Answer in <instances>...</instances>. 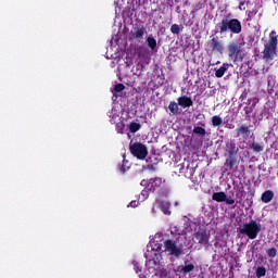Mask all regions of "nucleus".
I'll return each mask as SVG.
<instances>
[{
    "mask_svg": "<svg viewBox=\"0 0 278 278\" xmlns=\"http://www.w3.org/2000/svg\"><path fill=\"white\" fill-rule=\"evenodd\" d=\"M260 231H262V224L257 223L255 219L245 223L243 227L239 228V233L247 236L249 240H255Z\"/></svg>",
    "mask_w": 278,
    "mask_h": 278,
    "instance_id": "nucleus-5",
    "label": "nucleus"
},
{
    "mask_svg": "<svg viewBox=\"0 0 278 278\" xmlns=\"http://www.w3.org/2000/svg\"><path fill=\"white\" fill-rule=\"evenodd\" d=\"M243 77H251V73H249V71L244 72Z\"/></svg>",
    "mask_w": 278,
    "mask_h": 278,
    "instance_id": "nucleus-41",
    "label": "nucleus"
},
{
    "mask_svg": "<svg viewBox=\"0 0 278 278\" xmlns=\"http://www.w3.org/2000/svg\"><path fill=\"white\" fill-rule=\"evenodd\" d=\"M168 110L174 115H177V114H179V104H177V102H175V101H172V102H169Z\"/></svg>",
    "mask_w": 278,
    "mask_h": 278,
    "instance_id": "nucleus-26",
    "label": "nucleus"
},
{
    "mask_svg": "<svg viewBox=\"0 0 278 278\" xmlns=\"http://www.w3.org/2000/svg\"><path fill=\"white\" fill-rule=\"evenodd\" d=\"M161 211H162L163 214H165V215L170 214V203H168V202H162V204H161Z\"/></svg>",
    "mask_w": 278,
    "mask_h": 278,
    "instance_id": "nucleus-28",
    "label": "nucleus"
},
{
    "mask_svg": "<svg viewBox=\"0 0 278 278\" xmlns=\"http://www.w3.org/2000/svg\"><path fill=\"white\" fill-rule=\"evenodd\" d=\"M170 31H172V34H179V31H180V28H179V26L177 25V24H173L172 26H170Z\"/></svg>",
    "mask_w": 278,
    "mask_h": 278,
    "instance_id": "nucleus-38",
    "label": "nucleus"
},
{
    "mask_svg": "<svg viewBox=\"0 0 278 278\" xmlns=\"http://www.w3.org/2000/svg\"><path fill=\"white\" fill-rule=\"evenodd\" d=\"M277 46H278V36L277 31L271 30L269 33V39L264 45V49L262 51V59L264 62H273L277 56Z\"/></svg>",
    "mask_w": 278,
    "mask_h": 278,
    "instance_id": "nucleus-3",
    "label": "nucleus"
},
{
    "mask_svg": "<svg viewBox=\"0 0 278 278\" xmlns=\"http://www.w3.org/2000/svg\"><path fill=\"white\" fill-rule=\"evenodd\" d=\"M128 207H138V202H137V201H131V202L128 204Z\"/></svg>",
    "mask_w": 278,
    "mask_h": 278,
    "instance_id": "nucleus-40",
    "label": "nucleus"
},
{
    "mask_svg": "<svg viewBox=\"0 0 278 278\" xmlns=\"http://www.w3.org/2000/svg\"><path fill=\"white\" fill-rule=\"evenodd\" d=\"M197 244L201 247H210V233L205 230L197 231L193 235Z\"/></svg>",
    "mask_w": 278,
    "mask_h": 278,
    "instance_id": "nucleus-9",
    "label": "nucleus"
},
{
    "mask_svg": "<svg viewBox=\"0 0 278 278\" xmlns=\"http://www.w3.org/2000/svg\"><path fill=\"white\" fill-rule=\"evenodd\" d=\"M244 3H245L244 1H241V2L239 3V9H240V10H242V7L244 5Z\"/></svg>",
    "mask_w": 278,
    "mask_h": 278,
    "instance_id": "nucleus-42",
    "label": "nucleus"
},
{
    "mask_svg": "<svg viewBox=\"0 0 278 278\" xmlns=\"http://www.w3.org/2000/svg\"><path fill=\"white\" fill-rule=\"evenodd\" d=\"M157 249H162V248L159 245Z\"/></svg>",
    "mask_w": 278,
    "mask_h": 278,
    "instance_id": "nucleus-45",
    "label": "nucleus"
},
{
    "mask_svg": "<svg viewBox=\"0 0 278 278\" xmlns=\"http://www.w3.org/2000/svg\"><path fill=\"white\" fill-rule=\"evenodd\" d=\"M230 129H233V126H230Z\"/></svg>",
    "mask_w": 278,
    "mask_h": 278,
    "instance_id": "nucleus-44",
    "label": "nucleus"
},
{
    "mask_svg": "<svg viewBox=\"0 0 278 278\" xmlns=\"http://www.w3.org/2000/svg\"><path fill=\"white\" fill-rule=\"evenodd\" d=\"M224 203H226L227 205H235L236 200H233L231 198H227V195H226V200L224 201Z\"/></svg>",
    "mask_w": 278,
    "mask_h": 278,
    "instance_id": "nucleus-39",
    "label": "nucleus"
},
{
    "mask_svg": "<svg viewBox=\"0 0 278 278\" xmlns=\"http://www.w3.org/2000/svg\"><path fill=\"white\" fill-rule=\"evenodd\" d=\"M137 62L143 63V64H150L151 63V56L149 49L147 48H139L137 51Z\"/></svg>",
    "mask_w": 278,
    "mask_h": 278,
    "instance_id": "nucleus-10",
    "label": "nucleus"
},
{
    "mask_svg": "<svg viewBox=\"0 0 278 278\" xmlns=\"http://www.w3.org/2000/svg\"><path fill=\"white\" fill-rule=\"evenodd\" d=\"M237 138L249 140L251 138V126L241 125L237 129Z\"/></svg>",
    "mask_w": 278,
    "mask_h": 278,
    "instance_id": "nucleus-12",
    "label": "nucleus"
},
{
    "mask_svg": "<svg viewBox=\"0 0 278 278\" xmlns=\"http://www.w3.org/2000/svg\"><path fill=\"white\" fill-rule=\"evenodd\" d=\"M229 33L236 35L242 34V22L238 18H222V21L216 24L214 34H220V36H224Z\"/></svg>",
    "mask_w": 278,
    "mask_h": 278,
    "instance_id": "nucleus-1",
    "label": "nucleus"
},
{
    "mask_svg": "<svg viewBox=\"0 0 278 278\" xmlns=\"http://www.w3.org/2000/svg\"><path fill=\"white\" fill-rule=\"evenodd\" d=\"M129 151L137 160H147V155H149V149L142 142L130 141Z\"/></svg>",
    "mask_w": 278,
    "mask_h": 278,
    "instance_id": "nucleus-6",
    "label": "nucleus"
},
{
    "mask_svg": "<svg viewBox=\"0 0 278 278\" xmlns=\"http://www.w3.org/2000/svg\"><path fill=\"white\" fill-rule=\"evenodd\" d=\"M244 42H239L237 40L228 43V58L231 62H233V64L243 62L244 58H247V49L244 48Z\"/></svg>",
    "mask_w": 278,
    "mask_h": 278,
    "instance_id": "nucleus-4",
    "label": "nucleus"
},
{
    "mask_svg": "<svg viewBox=\"0 0 278 278\" xmlns=\"http://www.w3.org/2000/svg\"><path fill=\"white\" fill-rule=\"evenodd\" d=\"M144 257L150 264H153L154 266L160 265V254L157 253V250H147V252L144 253Z\"/></svg>",
    "mask_w": 278,
    "mask_h": 278,
    "instance_id": "nucleus-11",
    "label": "nucleus"
},
{
    "mask_svg": "<svg viewBox=\"0 0 278 278\" xmlns=\"http://www.w3.org/2000/svg\"><path fill=\"white\" fill-rule=\"evenodd\" d=\"M147 42H148V47H149L152 51H155V49L157 48V40H155V37L149 36V37L147 38Z\"/></svg>",
    "mask_w": 278,
    "mask_h": 278,
    "instance_id": "nucleus-22",
    "label": "nucleus"
},
{
    "mask_svg": "<svg viewBox=\"0 0 278 278\" xmlns=\"http://www.w3.org/2000/svg\"><path fill=\"white\" fill-rule=\"evenodd\" d=\"M277 46H278V36L277 31L271 30L269 33V39L264 45V49L262 51V59L264 62H273L277 56Z\"/></svg>",
    "mask_w": 278,
    "mask_h": 278,
    "instance_id": "nucleus-2",
    "label": "nucleus"
},
{
    "mask_svg": "<svg viewBox=\"0 0 278 278\" xmlns=\"http://www.w3.org/2000/svg\"><path fill=\"white\" fill-rule=\"evenodd\" d=\"M127 168H129V167H127V165H125V160H123V164L119 165V173L122 175H125V173H127Z\"/></svg>",
    "mask_w": 278,
    "mask_h": 278,
    "instance_id": "nucleus-36",
    "label": "nucleus"
},
{
    "mask_svg": "<svg viewBox=\"0 0 278 278\" xmlns=\"http://www.w3.org/2000/svg\"><path fill=\"white\" fill-rule=\"evenodd\" d=\"M163 180L161 177L151 178L149 180H141L140 186L147 188L150 192H155V190H160L162 188Z\"/></svg>",
    "mask_w": 278,
    "mask_h": 278,
    "instance_id": "nucleus-8",
    "label": "nucleus"
},
{
    "mask_svg": "<svg viewBox=\"0 0 278 278\" xmlns=\"http://www.w3.org/2000/svg\"><path fill=\"white\" fill-rule=\"evenodd\" d=\"M211 123L213 127H220L223 125V118L218 115L212 117Z\"/></svg>",
    "mask_w": 278,
    "mask_h": 278,
    "instance_id": "nucleus-27",
    "label": "nucleus"
},
{
    "mask_svg": "<svg viewBox=\"0 0 278 278\" xmlns=\"http://www.w3.org/2000/svg\"><path fill=\"white\" fill-rule=\"evenodd\" d=\"M256 277L257 278L266 277V267H264V266L257 267L256 268Z\"/></svg>",
    "mask_w": 278,
    "mask_h": 278,
    "instance_id": "nucleus-30",
    "label": "nucleus"
},
{
    "mask_svg": "<svg viewBox=\"0 0 278 278\" xmlns=\"http://www.w3.org/2000/svg\"><path fill=\"white\" fill-rule=\"evenodd\" d=\"M149 192H151L149 189H143L139 195V199L141 201H147V199H149Z\"/></svg>",
    "mask_w": 278,
    "mask_h": 278,
    "instance_id": "nucleus-32",
    "label": "nucleus"
},
{
    "mask_svg": "<svg viewBox=\"0 0 278 278\" xmlns=\"http://www.w3.org/2000/svg\"><path fill=\"white\" fill-rule=\"evenodd\" d=\"M114 90H115V92H123V90H125V85H123V84H116V85L114 86Z\"/></svg>",
    "mask_w": 278,
    "mask_h": 278,
    "instance_id": "nucleus-37",
    "label": "nucleus"
},
{
    "mask_svg": "<svg viewBox=\"0 0 278 278\" xmlns=\"http://www.w3.org/2000/svg\"><path fill=\"white\" fill-rule=\"evenodd\" d=\"M226 73H227V64L224 63L218 70H216L215 77L220 79V77H224Z\"/></svg>",
    "mask_w": 278,
    "mask_h": 278,
    "instance_id": "nucleus-23",
    "label": "nucleus"
},
{
    "mask_svg": "<svg viewBox=\"0 0 278 278\" xmlns=\"http://www.w3.org/2000/svg\"><path fill=\"white\" fill-rule=\"evenodd\" d=\"M235 190H236V197L237 199H242L244 197V186L241 185H235Z\"/></svg>",
    "mask_w": 278,
    "mask_h": 278,
    "instance_id": "nucleus-24",
    "label": "nucleus"
},
{
    "mask_svg": "<svg viewBox=\"0 0 278 278\" xmlns=\"http://www.w3.org/2000/svg\"><path fill=\"white\" fill-rule=\"evenodd\" d=\"M273 199H275V192H273V190H266L261 195L262 203H270Z\"/></svg>",
    "mask_w": 278,
    "mask_h": 278,
    "instance_id": "nucleus-16",
    "label": "nucleus"
},
{
    "mask_svg": "<svg viewBox=\"0 0 278 278\" xmlns=\"http://www.w3.org/2000/svg\"><path fill=\"white\" fill-rule=\"evenodd\" d=\"M179 268L182 275H188V273H192L194 270V264L190 263V261H185V265Z\"/></svg>",
    "mask_w": 278,
    "mask_h": 278,
    "instance_id": "nucleus-17",
    "label": "nucleus"
},
{
    "mask_svg": "<svg viewBox=\"0 0 278 278\" xmlns=\"http://www.w3.org/2000/svg\"><path fill=\"white\" fill-rule=\"evenodd\" d=\"M128 129L130 134H136L137 131H140V129H142V125H140V123L131 122L128 125Z\"/></svg>",
    "mask_w": 278,
    "mask_h": 278,
    "instance_id": "nucleus-20",
    "label": "nucleus"
},
{
    "mask_svg": "<svg viewBox=\"0 0 278 278\" xmlns=\"http://www.w3.org/2000/svg\"><path fill=\"white\" fill-rule=\"evenodd\" d=\"M208 47L211 51H216L217 53H223L225 48L223 47V42L218 39V37H213L208 42Z\"/></svg>",
    "mask_w": 278,
    "mask_h": 278,
    "instance_id": "nucleus-13",
    "label": "nucleus"
},
{
    "mask_svg": "<svg viewBox=\"0 0 278 278\" xmlns=\"http://www.w3.org/2000/svg\"><path fill=\"white\" fill-rule=\"evenodd\" d=\"M164 251L172 257H179L180 255H185L184 248L181 245H177L173 239H167L164 241Z\"/></svg>",
    "mask_w": 278,
    "mask_h": 278,
    "instance_id": "nucleus-7",
    "label": "nucleus"
},
{
    "mask_svg": "<svg viewBox=\"0 0 278 278\" xmlns=\"http://www.w3.org/2000/svg\"><path fill=\"white\" fill-rule=\"evenodd\" d=\"M213 201H216L217 203H225L227 201V193L220 191V192H214L212 195Z\"/></svg>",
    "mask_w": 278,
    "mask_h": 278,
    "instance_id": "nucleus-18",
    "label": "nucleus"
},
{
    "mask_svg": "<svg viewBox=\"0 0 278 278\" xmlns=\"http://www.w3.org/2000/svg\"><path fill=\"white\" fill-rule=\"evenodd\" d=\"M250 149L253 151V153H262V151H264V143L253 142L250 146Z\"/></svg>",
    "mask_w": 278,
    "mask_h": 278,
    "instance_id": "nucleus-21",
    "label": "nucleus"
},
{
    "mask_svg": "<svg viewBox=\"0 0 278 278\" xmlns=\"http://www.w3.org/2000/svg\"><path fill=\"white\" fill-rule=\"evenodd\" d=\"M267 256L277 257V248L273 247L266 250Z\"/></svg>",
    "mask_w": 278,
    "mask_h": 278,
    "instance_id": "nucleus-33",
    "label": "nucleus"
},
{
    "mask_svg": "<svg viewBox=\"0 0 278 278\" xmlns=\"http://www.w3.org/2000/svg\"><path fill=\"white\" fill-rule=\"evenodd\" d=\"M144 34H147V28H144V26H142V27H134L130 30V36L135 40H142L144 38Z\"/></svg>",
    "mask_w": 278,
    "mask_h": 278,
    "instance_id": "nucleus-14",
    "label": "nucleus"
},
{
    "mask_svg": "<svg viewBox=\"0 0 278 278\" xmlns=\"http://www.w3.org/2000/svg\"><path fill=\"white\" fill-rule=\"evenodd\" d=\"M115 128H116L117 134H125V123H123V122L117 123Z\"/></svg>",
    "mask_w": 278,
    "mask_h": 278,
    "instance_id": "nucleus-34",
    "label": "nucleus"
},
{
    "mask_svg": "<svg viewBox=\"0 0 278 278\" xmlns=\"http://www.w3.org/2000/svg\"><path fill=\"white\" fill-rule=\"evenodd\" d=\"M228 148V155H238V151L239 149L237 148L236 143L230 142L229 144H227Z\"/></svg>",
    "mask_w": 278,
    "mask_h": 278,
    "instance_id": "nucleus-25",
    "label": "nucleus"
},
{
    "mask_svg": "<svg viewBox=\"0 0 278 278\" xmlns=\"http://www.w3.org/2000/svg\"><path fill=\"white\" fill-rule=\"evenodd\" d=\"M236 164H238V159H236V156L229 155V157L226 159L225 166L227 167V170H233Z\"/></svg>",
    "mask_w": 278,
    "mask_h": 278,
    "instance_id": "nucleus-19",
    "label": "nucleus"
},
{
    "mask_svg": "<svg viewBox=\"0 0 278 278\" xmlns=\"http://www.w3.org/2000/svg\"><path fill=\"white\" fill-rule=\"evenodd\" d=\"M193 134H197L198 136H205V134H207V131L205 130V128H203L201 126H195L193 128Z\"/></svg>",
    "mask_w": 278,
    "mask_h": 278,
    "instance_id": "nucleus-29",
    "label": "nucleus"
},
{
    "mask_svg": "<svg viewBox=\"0 0 278 278\" xmlns=\"http://www.w3.org/2000/svg\"><path fill=\"white\" fill-rule=\"evenodd\" d=\"M147 63H140L139 61H137V65H136V68H137V72L139 71V73H142L146 68H147Z\"/></svg>",
    "mask_w": 278,
    "mask_h": 278,
    "instance_id": "nucleus-35",
    "label": "nucleus"
},
{
    "mask_svg": "<svg viewBox=\"0 0 278 278\" xmlns=\"http://www.w3.org/2000/svg\"><path fill=\"white\" fill-rule=\"evenodd\" d=\"M243 112L245 114L247 121H251V115L253 113V108L251 106H244Z\"/></svg>",
    "mask_w": 278,
    "mask_h": 278,
    "instance_id": "nucleus-31",
    "label": "nucleus"
},
{
    "mask_svg": "<svg viewBox=\"0 0 278 278\" xmlns=\"http://www.w3.org/2000/svg\"><path fill=\"white\" fill-rule=\"evenodd\" d=\"M178 101V105H180V108H192V105H194V102L192 101V98L188 97V96H182L179 97L177 99Z\"/></svg>",
    "mask_w": 278,
    "mask_h": 278,
    "instance_id": "nucleus-15",
    "label": "nucleus"
},
{
    "mask_svg": "<svg viewBox=\"0 0 278 278\" xmlns=\"http://www.w3.org/2000/svg\"><path fill=\"white\" fill-rule=\"evenodd\" d=\"M244 64H247V65L249 66V64H250V63H249V62H247V63H244Z\"/></svg>",
    "mask_w": 278,
    "mask_h": 278,
    "instance_id": "nucleus-43",
    "label": "nucleus"
}]
</instances>
